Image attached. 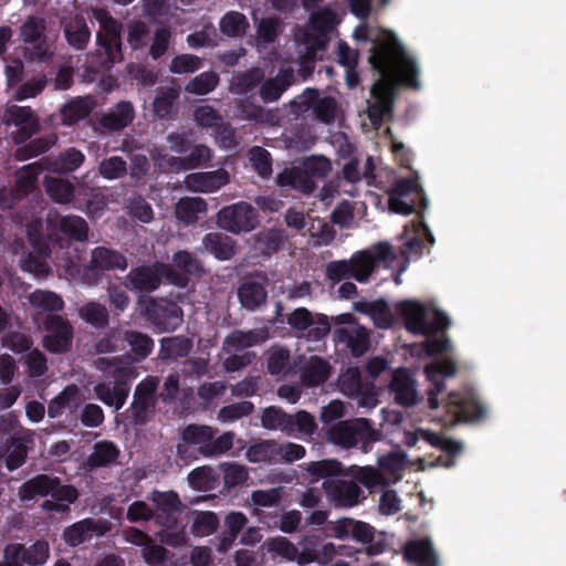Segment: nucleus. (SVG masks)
Returning a JSON list of instances; mask_svg holds the SVG:
<instances>
[{"label":"nucleus","instance_id":"f257e3e1","mask_svg":"<svg viewBox=\"0 0 566 566\" xmlns=\"http://www.w3.org/2000/svg\"><path fill=\"white\" fill-rule=\"evenodd\" d=\"M369 63L380 77L374 83L370 94L373 102L368 104L367 115L370 123L379 127L384 117L394 109L395 80L402 85L419 90V69L416 61L408 55L396 36H388L374 43Z\"/></svg>","mask_w":566,"mask_h":566},{"label":"nucleus","instance_id":"f03ea898","mask_svg":"<svg viewBox=\"0 0 566 566\" xmlns=\"http://www.w3.org/2000/svg\"><path fill=\"white\" fill-rule=\"evenodd\" d=\"M19 39L23 44L22 55L27 62L48 64L54 57L43 17L29 15L20 25Z\"/></svg>","mask_w":566,"mask_h":566},{"label":"nucleus","instance_id":"7ed1b4c3","mask_svg":"<svg viewBox=\"0 0 566 566\" xmlns=\"http://www.w3.org/2000/svg\"><path fill=\"white\" fill-rule=\"evenodd\" d=\"M261 422L265 429L280 430L289 437H311L317 428L310 412L298 410L292 415L275 406L264 409Z\"/></svg>","mask_w":566,"mask_h":566},{"label":"nucleus","instance_id":"20e7f679","mask_svg":"<svg viewBox=\"0 0 566 566\" xmlns=\"http://www.w3.org/2000/svg\"><path fill=\"white\" fill-rule=\"evenodd\" d=\"M19 495L23 501L51 496L54 500H65L69 503H75L80 492L74 485L62 483L59 476L40 473L22 483L19 489Z\"/></svg>","mask_w":566,"mask_h":566},{"label":"nucleus","instance_id":"39448f33","mask_svg":"<svg viewBox=\"0 0 566 566\" xmlns=\"http://www.w3.org/2000/svg\"><path fill=\"white\" fill-rule=\"evenodd\" d=\"M138 377V370L132 365H118L111 371L112 381L98 382L94 386V392L98 400L117 411L125 405L130 384Z\"/></svg>","mask_w":566,"mask_h":566},{"label":"nucleus","instance_id":"423d86ee","mask_svg":"<svg viewBox=\"0 0 566 566\" xmlns=\"http://www.w3.org/2000/svg\"><path fill=\"white\" fill-rule=\"evenodd\" d=\"M92 17L98 22L101 30L96 33V42L105 53L104 66L113 65L123 60L122 23L106 9H92Z\"/></svg>","mask_w":566,"mask_h":566},{"label":"nucleus","instance_id":"0eeeda50","mask_svg":"<svg viewBox=\"0 0 566 566\" xmlns=\"http://www.w3.org/2000/svg\"><path fill=\"white\" fill-rule=\"evenodd\" d=\"M390 211L409 216L419 207L426 210L429 201L417 178L398 179L388 190Z\"/></svg>","mask_w":566,"mask_h":566},{"label":"nucleus","instance_id":"6e6552de","mask_svg":"<svg viewBox=\"0 0 566 566\" xmlns=\"http://www.w3.org/2000/svg\"><path fill=\"white\" fill-rule=\"evenodd\" d=\"M259 223L258 210L245 201L226 206L217 213L218 227L233 234L251 232Z\"/></svg>","mask_w":566,"mask_h":566},{"label":"nucleus","instance_id":"1a4fd4ad","mask_svg":"<svg viewBox=\"0 0 566 566\" xmlns=\"http://www.w3.org/2000/svg\"><path fill=\"white\" fill-rule=\"evenodd\" d=\"M159 380L147 376L135 388L133 401L128 409L130 421L135 426H143L150 420L155 412L157 399L155 397Z\"/></svg>","mask_w":566,"mask_h":566},{"label":"nucleus","instance_id":"9d476101","mask_svg":"<svg viewBox=\"0 0 566 566\" xmlns=\"http://www.w3.org/2000/svg\"><path fill=\"white\" fill-rule=\"evenodd\" d=\"M43 328L48 333L43 336V347L52 354H64L72 348L74 328L61 315L49 314L43 319Z\"/></svg>","mask_w":566,"mask_h":566},{"label":"nucleus","instance_id":"9b49d317","mask_svg":"<svg viewBox=\"0 0 566 566\" xmlns=\"http://www.w3.org/2000/svg\"><path fill=\"white\" fill-rule=\"evenodd\" d=\"M128 266L127 258L119 251L96 247L91 251L90 265L84 270L83 279L88 284H95L105 271H125Z\"/></svg>","mask_w":566,"mask_h":566},{"label":"nucleus","instance_id":"f8f14e48","mask_svg":"<svg viewBox=\"0 0 566 566\" xmlns=\"http://www.w3.org/2000/svg\"><path fill=\"white\" fill-rule=\"evenodd\" d=\"M145 315L159 333L174 332L184 322L181 307L165 298H150L145 307Z\"/></svg>","mask_w":566,"mask_h":566},{"label":"nucleus","instance_id":"ddd939ff","mask_svg":"<svg viewBox=\"0 0 566 566\" xmlns=\"http://www.w3.org/2000/svg\"><path fill=\"white\" fill-rule=\"evenodd\" d=\"M150 500L155 505L153 510L155 523L167 530L179 528L184 510L179 495L175 491H154Z\"/></svg>","mask_w":566,"mask_h":566},{"label":"nucleus","instance_id":"4468645a","mask_svg":"<svg viewBox=\"0 0 566 566\" xmlns=\"http://www.w3.org/2000/svg\"><path fill=\"white\" fill-rule=\"evenodd\" d=\"M446 409L458 422L481 421L486 417V407L474 392H450Z\"/></svg>","mask_w":566,"mask_h":566},{"label":"nucleus","instance_id":"2eb2a0df","mask_svg":"<svg viewBox=\"0 0 566 566\" xmlns=\"http://www.w3.org/2000/svg\"><path fill=\"white\" fill-rule=\"evenodd\" d=\"M3 122L6 125H14L18 129L12 134L13 142L19 145L25 143L39 129V120L29 106L8 105Z\"/></svg>","mask_w":566,"mask_h":566},{"label":"nucleus","instance_id":"dca6fc26","mask_svg":"<svg viewBox=\"0 0 566 566\" xmlns=\"http://www.w3.org/2000/svg\"><path fill=\"white\" fill-rule=\"evenodd\" d=\"M111 531V523L104 520L86 517L66 526L62 533L64 543L74 548L88 543L94 536H104Z\"/></svg>","mask_w":566,"mask_h":566},{"label":"nucleus","instance_id":"f3484780","mask_svg":"<svg viewBox=\"0 0 566 566\" xmlns=\"http://www.w3.org/2000/svg\"><path fill=\"white\" fill-rule=\"evenodd\" d=\"M213 436L214 431L209 426L188 424L180 434V442L177 446L178 457H191V448H196L201 455L207 457V449H209L210 440Z\"/></svg>","mask_w":566,"mask_h":566},{"label":"nucleus","instance_id":"a211bd4d","mask_svg":"<svg viewBox=\"0 0 566 566\" xmlns=\"http://www.w3.org/2000/svg\"><path fill=\"white\" fill-rule=\"evenodd\" d=\"M266 283V275L261 273L245 277L240 282L237 295L244 310L254 312L265 304L268 300Z\"/></svg>","mask_w":566,"mask_h":566},{"label":"nucleus","instance_id":"6ab92c4d","mask_svg":"<svg viewBox=\"0 0 566 566\" xmlns=\"http://www.w3.org/2000/svg\"><path fill=\"white\" fill-rule=\"evenodd\" d=\"M397 313L402 317L405 327L415 335H428L431 329L428 322V311L419 301L405 300L396 305Z\"/></svg>","mask_w":566,"mask_h":566},{"label":"nucleus","instance_id":"aec40b11","mask_svg":"<svg viewBox=\"0 0 566 566\" xmlns=\"http://www.w3.org/2000/svg\"><path fill=\"white\" fill-rule=\"evenodd\" d=\"M160 262L150 265H139L130 269L124 279V285L127 290L150 293L156 291L161 284Z\"/></svg>","mask_w":566,"mask_h":566},{"label":"nucleus","instance_id":"412c9836","mask_svg":"<svg viewBox=\"0 0 566 566\" xmlns=\"http://www.w3.org/2000/svg\"><path fill=\"white\" fill-rule=\"evenodd\" d=\"M457 364L451 359L427 365L424 367L426 377L431 384L430 388L427 390L428 407L430 409H437L439 407L438 396L446 388L444 378L454 376L457 374Z\"/></svg>","mask_w":566,"mask_h":566},{"label":"nucleus","instance_id":"4be33fe9","mask_svg":"<svg viewBox=\"0 0 566 566\" xmlns=\"http://www.w3.org/2000/svg\"><path fill=\"white\" fill-rule=\"evenodd\" d=\"M63 36L67 45L74 51H84L92 36L85 17L81 13L64 17L61 20Z\"/></svg>","mask_w":566,"mask_h":566},{"label":"nucleus","instance_id":"5701e85b","mask_svg":"<svg viewBox=\"0 0 566 566\" xmlns=\"http://www.w3.org/2000/svg\"><path fill=\"white\" fill-rule=\"evenodd\" d=\"M48 226L51 230L59 231L71 240L77 242L88 240V224L82 217L49 213Z\"/></svg>","mask_w":566,"mask_h":566},{"label":"nucleus","instance_id":"b1692460","mask_svg":"<svg viewBox=\"0 0 566 566\" xmlns=\"http://www.w3.org/2000/svg\"><path fill=\"white\" fill-rule=\"evenodd\" d=\"M327 496L339 506L352 507L358 504L363 490L355 481L325 480L323 483Z\"/></svg>","mask_w":566,"mask_h":566},{"label":"nucleus","instance_id":"393cba45","mask_svg":"<svg viewBox=\"0 0 566 566\" xmlns=\"http://www.w3.org/2000/svg\"><path fill=\"white\" fill-rule=\"evenodd\" d=\"M135 107L129 101H120L108 108L99 118V125L107 132H119L135 119Z\"/></svg>","mask_w":566,"mask_h":566},{"label":"nucleus","instance_id":"a878e982","mask_svg":"<svg viewBox=\"0 0 566 566\" xmlns=\"http://www.w3.org/2000/svg\"><path fill=\"white\" fill-rule=\"evenodd\" d=\"M294 82V70L281 67L274 77L261 82L259 95L264 103L276 102Z\"/></svg>","mask_w":566,"mask_h":566},{"label":"nucleus","instance_id":"bb28decb","mask_svg":"<svg viewBox=\"0 0 566 566\" xmlns=\"http://www.w3.org/2000/svg\"><path fill=\"white\" fill-rule=\"evenodd\" d=\"M301 382L313 388L325 384L332 371L331 364L323 357L313 355L298 368Z\"/></svg>","mask_w":566,"mask_h":566},{"label":"nucleus","instance_id":"cd10ccee","mask_svg":"<svg viewBox=\"0 0 566 566\" xmlns=\"http://www.w3.org/2000/svg\"><path fill=\"white\" fill-rule=\"evenodd\" d=\"M268 338L266 331L262 328L242 331L234 329L228 334L222 343V348L227 353L238 352L262 344Z\"/></svg>","mask_w":566,"mask_h":566},{"label":"nucleus","instance_id":"c85d7f7f","mask_svg":"<svg viewBox=\"0 0 566 566\" xmlns=\"http://www.w3.org/2000/svg\"><path fill=\"white\" fill-rule=\"evenodd\" d=\"M226 171L193 172L186 177L187 188L195 192L209 193L219 190L228 184Z\"/></svg>","mask_w":566,"mask_h":566},{"label":"nucleus","instance_id":"c756f323","mask_svg":"<svg viewBox=\"0 0 566 566\" xmlns=\"http://www.w3.org/2000/svg\"><path fill=\"white\" fill-rule=\"evenodd\" d=\"M205 251L212 254L219 261H228L235 254V242L232 238L220 233L209 232L202 238Z\"/></svg>","mask_w":566,"mask_h":566},{"label":"nucleus","instance_id":"7c9ffc66","mask_svg":"<svg viewBox=\"0 0 566 566\" xmlns=\"http://www.w3.org/2000/svg\"><path fill=\"white\" fill-rule=\"evenodd\" d=\"M120 451L118 447L109 441H98L93 446V451L86 460L90 469L109 468L117 463Z\"/></svg>","mask_w":566,"mask_h":566},{"label":"nucleus","instance_id":"2f4dec72","mask_svg":"<svg viewBox=\"0 0 566 566\" xmlns=\"http://www.w3.org/2000/svg\"><path fill=\"white\" fill-rule=\"evenodd\" d=\"M405 558L419 566H438V557L429 539L410 541L403 551Z\"/></svg>","mask_w":566,"mask_h":566},{"label":"nucleus","instance_id":"473e14b6","mask_svg":"<svg viewBox=\"0 0 566 566\" xmlns=\"http://www.w3.org/2000/svg\"><path fill=\"white\" fill-rule=\"evenodd\" d=\"M276 180L281 187H290L305 195L312 193L316 188L314 180L302 167L284 169L277 175Z\"/></svg>","mask_w":566,"mask_h":566},{"label":"nucleus","instance_id":"72a5a7b5","mask_svg":"<svg viewBox=\"0 0 566 566\" xmlns=\"http://www.w3.org/2000/svg\"><path fill=\"white\" fill-rule=\"evenodd\" d=\"M124 343L129 347L133 360L136 363L144 361L154 350V339L140 332L135 329H125Z\"/></svg>","mask_w":566,"mask_h":566},{"label":"nucleus","instance_id":"f704fd0d","mask_svg":"<svg viewBox=\"0 0 566 566\" xmlns=\"http://www.w3.org/2000/svg\"><path fill=\"white\" fill-rule=\"evenodd\" d=\"M390 387L399 405L410 407L416 403L417 391L415 382L406 369H401L394 375Z\"/></svg>","mask_w":566,"mask_h":566},{"label":"nucleus","instance_id":"c9c22d12","mask_svg":"<svg viewBox=\"0 0 566 566\" xmlns=\"http://www.w3.org/2000/svg\"><path fill=\"white\" fill-rule=\"evenodd\" d=\"M192 349V342L190 338L178 335L171 337H164L160 339L159 358L164 360L179 359L187 357Z\"/></svg>","mask_w":566,"mask_h":566},{"label":"nucleus","instance_id":"e433bc0d","mask_svg":"<svg viewBox=\"0 0 566 566\" xmlns=\"http://www.w3.org/2000/svg\"><path fill=\"white\" fill-rule=\"evenodd\" d=\"M336 335L339 340L345 342L353 356L358 357L365 354L369 348V334L364 327L338 328Z\"/></svg>","mask_w":566,"mask_h":566},{"label":"nucleus","instance_id":"4c0bfd02","mask_svg":"<svg viewBox=\"0 0 566 566\" xmlns=\"http://www.w3.org/2000/svg\"><path fill=\"white\" fill-rule=\"evenodd\" d=\"M207 211V202L199 197H184L176 203V218L185 224H193L199 214Z\"/></svg>","mask_w":566,"mask_h":566},{"label":"nucleus","instance_id":"58836bf2","mask_svg":"<svg viewBox=\"0 0 566 566\" xmlns=\"http://www.w3.org/2000/svg\"><path fill=\"white\" fill-rule=\"evenodd\" d=\"M277 442L274 440H262L250 446L245 452V457L251 463L266 462L276 464L280 462L277 458Z\"/></svg>","mask_w":566,"mask_h":566},{"label":"nucleus","instance_id":"ea45409f","mask_svg":"<svg viewBox=\"0 0 566 566\" xmlns=\"http://www.w3.org/2000/svg\"><path fill=\"white\" fill-rule=\"evenodd\" d=\"M80 317L96 329H104L109 323V313L99 302L91 301L78 308Z\"/></svg>","mask_w":566,"mask_h":566},{"label":"nucleus","instance_id":"a19ab883","mask_svg":"<svg viewBox=\"0 0 566 566\" xmlns=\"http://www.w3.org/2000/svg\"><path fill=\"white\" fill-rule=\"evenodd\" d=\"M92 112V105L87 98L76 97L64 104L61 108L62 124L72 126L86 118Z\"/></svg>","mask_w":566,"mask_h":566},{"label":"nucleus","instance_id":"79ce46f5","mask_svg":"<svg viewBox=\"0 0 566 566\" xmlns=\"http://www.w3.org/2000/svg\"><path fill=\"white\" fill-rule=\"evenodd\" d=\"M247 17L239 11L227 12L219 22L220 31L229 38H241L249 28Z\"/></svg>","mask_w":566,"mask_h":566},{"label":"nucleus","instance_id":"37998d69","mask_svg":"<svg viewBox=\"0 0 566 566\" xmlns=\"http://www.w3.org/2000/svg\"><path fill=\"white\" fill-rule=\"evenodd\" d=\"M29 302L33 307L43 312L55 313L64 308L63 298L52 291L35 290L29 295Z\"/></svg>","mask_w":566,"mask_h":566},{"label":"nucleus","instance_id":"c03bdc74","mask_svg":"<svg viewBox=\"0 0 566 566\" xmlns=\"http://www.w3.org/2000/svg\"><path fill=\"white\" fill-rule=\"evenodd\" d=\"M266 370L272 376H286L292 370L290 350L274 347L268 356Z\"/></svg>","mask_w":566,"mask_h":566},{"label":"nucleus","instance_id":"a18cd8bd","mask_svg":"<svg viewBox=\"0 0 566 566\" xmlns=\"http://www.w3.org/2000/svg\"><path fill=\"white\" fill-rule=\"evenodd\" d=\"M327 439L334 444L353 448L355 447V420L339 421L327 430Z\"/></svg>","mask_w":566,"mask_h":566},{"label":"nucleus","instance_id":"49530a36","mask_svg":"<svg viewBox=\"0 0 566 566\" xmlns=\"http://www.w3.org/2000/svg\"><path fill=\"white\" fill-rule=\"evenodd\" d=\"M80 389L76 385H67L57 396H55L48 406L50 418H57L63 415L66 408L72 407V402L78 397Z\"/></svg>","mask_w":566,"mask_h":566},{"label":"nucleus","instance_id":"de8ad7c7","mask_svg":"<svg viewBox=\"0 0 566 566\" xmlns=\"http://www.w3.org/2000/svg\"><path fill=\"white\" fill-rule=\"evenodd\" d=\"M56 142L54 135L38 137L15 150V158L20 161L38 157L46 153Z\"/></svg>","mask_w":566,"mask_h":566},{"label":"nucleus","instance_id":"09e8293b","mask_svg":"<svg viewBox=\"0 0 566 566\" xmlns=\"http://www.w3.org/2000/svg\"><path fill=\"white\" fill-rule=\"evenodd\" d=\"M368 307V312L374 319V323L379 328H389L392 325V313L385 301H376L371 303H356L355 308L363 311Z\"/></svg>","mask_w":566,"mask_h":566},{"label":"nucleus","instance_id":"8fccbe9b","mask_svg":"<svg viewBox=\"0 0 566 566\" xmlns=\"http://www.w3.org/2000/svg\"><path fill=\"white\" fill-rule=\"evenodd\" d=\"M85 160L84 154L74 148L70 147L66 150L60 153V155L52 163V168L59 172H73L82 166Z\"/></svg>","mask_w":566,"mask_h":566},{"label":"nucleus","instance_id":"3c124183","mask_svg":"<svg viewBox=\"0 0 566 566\" xmlns=\"http://www.w3.org/2000/svg\"><path fill=\"white\" fill-rule=\"evenodd\" d=\"M307 473L315 480L326 479L334 480L333 478L342 474V463L334 459H324L321 461H312L307 463Z\"/></svg>","mask_w":566,"mask_h":566},{"label":"nucleus","instance_id":"603ef678","mask_svg":"<svg viewBox=\"0 0 566 566\" xmlns=\"http://www.w3.org/2000/svg\"><path fill=\"white\" fill-rule=\"evenodd\" d=\"M45 190L50 198L57 203H67L74 196L73 184L62 178H46Z\"/></svg>","mask_w":566,"mask_h":566},{"label":"nucleus","instance_id":"864d4df0","mask_svg":"<svg viewBox=\"0 0 566 566\" xmlns=\"http://www.w3.org/2000/svg\"><path fill=\"white\" fill-rule=\"evenodd\" d=\"M381 433L366 418L355 419V447L367 450L374 442L379 441Z\"/></svg>","mask_w":566,"mask_h":566},{"label":"nucleus","instance_id":"5fc2aeb1","mask_svg":"<svg viewBox=\"0 0 566 566\" xmlns=\"http://www.w3.org/2000/svg\"><path fill=\"white\" fill-rule=\"evenodd\" d=\"M349 262L353 265L350 276L359 283L368 281L371 273L375 271V260L371 258L370 252L361 251L353 256Z\"/></svg>","mask_w":566,"mask_h":566},{"label":"nucleus","instance_id":"6e6d98bb","mask_svg":"<svg viewBox=\"0 0 566 566\" xmlns=\"http://www.w3.org/2000/svg\"><path fill=\"white\" fill-rule=\"evenodd\" d=\"M174 265L187 275L200 277L205 273L202 262L191 252L182 250L172 256Z\"/></svg>","mask_w":566,"mask_h":566},{"label":"nucleus","instance_id":"4d7b16f0","mask_svg":"<svg viewBox=\"0 0 566 566\" xmlns=\"http://www.w3.org/2000/svg\"><path fill=\"white\" fill-rule=\"evenodd\" d=\"M340 391L348 397H357L363 391V379L358 367H349L338 378Z\"/></svg>","mask_w":566,"mask_h":566},{"label":"nucleus","instance_id":"13d9d810","mask_svg":"<svg viewBox=\"0 0 566 566\" xmlns=\"http://www.w3.org/2000/svg\"><path fill=\"white\" fill-rule=\"evenodd\" d=\"M264 73L259 67H252L233 76L232 86L239 94H247L263 81Z\"/></svg>","mask_w":566,"mask_h":566},{"label":"nucleus","instance_id":"bf43d9fd","mask_svg":"<svg viewBox=\"0 0 566 566\" xmlns=\"http://www.w3.org/2000/svg\"><path fill=\"white\" fill-rule=\"evenodd\" d=\"M179 97V92L176 88L168 87L157 95L154 99V113L160 119H168L171 117L174 106Z\"/></svg>","mask_w":566,"mask_h":566},{"label":"nucleus","instance_id":"052dcab7","mask_svg":"<svg viewBox=\"0 0 566 566\" xmlns=\"http://www.w3.org/2000/svg\"><path fill=\"white\" fill-rule=\"evenodd\" d=\"M219 83V76L216 72L209 71L203 72L193 77L187 85L186 91L188 93L197 95H206L212 92Z\"/></svg>","mask_w":566,"mask_h":566},{"label":"nucleus","instance_id":"680f3d73","mask_svg":"<svg viewBox=\"0 0 566 566\" xmlns=\"http://www.w3.org/2000/svg\"><path fill=\"white\" fill-rule=\"evenodd\" d=\"M337 108H338V105H337V101L335 97H333V96L321 97L318 95V97L315 102V105H314L313 114L318 122L329 125V124L334 123V120L336 118Z\"/></svg>","mask_w":566,"mask_h":566},{"label":"nucleus","instance_id":"e2e57ef3","mask_svg":"<svg viewBox=\"0 0 566 566\" xmlns=\"http://www.w3.org/2000/svg\"><path fill=\"white\" fill-rule=\"evenodd\" d=\"M50 558V545L45 539H38L30 546L24 545V563L28 566H43Z\"/></svg>","mask_w":566,"mask_h":566},{"label":"nucleus","instance_id":"0e129e2a","mask_svg":"<svg viewBox=\"0 0 566 566\" xmlns=\"http://www.w3.org/2000/svg\"><path fill=\"white\" fill-rule=\"evenodd\" d=\"M319 91L315 87H306L300 95L290 102L291 112L296 116H302L310 109H314L315 102Z\"/></svg>","mask_w":566,"mask_h":566},{"label":"nucleus","instance_id":"69168bd1","mask_svg":"<svg viewBox=\"0 0 566 566\" xmlns=\"http://www.w3.org/2000/svg\"><path fill=\"white\" fill-rule=\"evenodd\" d=\"M286 239L285 231L276 228L268 229L258 235V242L269 254L280 251Z\"/></svg>","mask_w":566,"mask_h":566},{"label":"nucleus","instance_id":"338daca9","mask_svg":"<svg viewBox=\"0 0 566 566\" xmlns=\"http://www.w3.org/2000/svg\"><path fill=\"white\" fill-rule=\"evenodd\" d=\"M223 472V483L227 489H233L242 485L249 479L248 469L238 463H224L221 465Z\"/></svg>","mask_w":566,"mask_h":566},{"label":"nucleus","instance_id":"774afa93","mask_svg":"<svg viewBox=\"0 0 566 566\" xmlns=\"http://www.w3.org/2000/svg\"><path fill=\"white\" fill-rule=\"evenodd\" d=\"M190 149L189 155L185 156L187 170L207 167L210 165L212 150L207 145L198 144Z\"/></svg>","mask_w":566,"mask_h":566}]
</instances>
